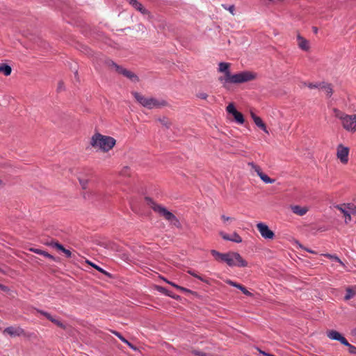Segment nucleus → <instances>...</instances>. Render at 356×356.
I'll use <instances>...</instances> for the list:
<instances>
[{"label": "nucleus", "mask_w": 356, "mask_h": 356, "mask_svg": "<svg viewBox=\"0 0 356 356\" xmlns=\"http://www.w3.org/2000/svg\"><path fill=\"white\" fill-rule=\"evenodd\" d=\"M89 143L97 152L108 154L115 147L117 140L112 136L95 132L90 137Z\"/></svg>", "instance_id": "obj_2"}, {"label": "nucleus", "mask_w": 356, "mask_h": 356, "mask_svg": "<svg viewBox=\"0 0 356 356\" xmlns=\"http://www.w3.org/2000/svg\"><path fill=\"white\" fill-rule=\"evenodd\" d=\"M40 312L43 316H44L47 319H49L53 323L56 325L58 327H60V328H62L63 330L66 329L65 325L63 323H62L59 319L52 316L50 314H49L47 312H42V311H40Z\"/></svg>", "instance_id": "obj_20"}, {"label": "nucleus", "mask_w": 356, "mask_h": 356, "mask_svg": "<svg viewBox=\"0 0 356 356\" xmlns=\"http://www.w3.org/2000/svg\"><path fill=\"white\" fill-rule=\"evenodd\" d=\"M120 340H122L126 344H127L129 343V341L125 338H124L123 337H122V338Z\"/></svg>", "instance_id": "obj_47"}, {"label": "nucleus", "mask_w": 356, "mask_h": 356, "mask_svg": "<svg viewBox=\"0 0 356 356\" xmlns=\"http://www.w3.org/2000/svg\"><path fill=\"white\" fill-rule=\"evenodd\" d=\"M226 111L229 115L228 118L231 120L235 121L239 124H243L245 122L243 115L238 111L234 103H229L226 107Z\"/></svg>", "instance_id": "obj_7"}, {"label": "nucleus", "mask_w": 356, "mask_h": 356, "mask_svg": "<svg viewBox=\"0 0 356 356\" xmlns=\"http://www.w3.org/2000/svg\"><path fill=\"white\" fill-rule=\"evenodd\" d=\"M344 345L348 348V351L350 353L356 355V347L355 346L350 344L348 342V344H344Z\"/></svg>", "instance_id": "obj_33"}, {"label": "nucleus", "mask_w": 356, "mask_h": 356, "mask_svg": "<svg viewBox=\"0 0 356 356\" xmlns=\"http://www.w3.org/2000/svg\"><path fill=\"white\" fill-rule=\"evenodd\" d=\"M188 273H189L190 275H191L192 276H193L195 277L198 278L199 280H200L203 282H206L201 276H199L198 275H197L195 273H194L193 271H192L191 270H188Z\"/></svg>", "instance_id": "obj_36"}, {"label": "nucleus", "mask_w": 356, "mask_h": 356, "mask_svg": "<svg viewBox=\"0 0 356 356\" xmlns=\"http://www.w3.org/2000/svg\"><path fill=\"white\" fill-rule=\"evenodd\" d=\"M156 289L161 293H163L169 296H171V295L168 293V291L162 286H156Z\"/></svg>", "instance_id": "obj_37"}, {"label": "nucleus", "mask_w": 356, "mask_h": 356, "mask_svg": "<svg viewBox=\"0 0 356 356\" xmlns=\"http://www.w3.org/2000/svg\"><path fill=\"white\" fill-rule=\"evenodd\" d=\"M350 334L353 336V337H356V327L353 330H351L350 332Z\"/></svg>", "instance_id": "obj_44"}, {"label": "nucleus", "mask_w": 356, "mask_h": 356, "mask_svg": "<svg viewBox=\"0 0 356 356\" xmlns=\"http://www.w3.org/2000/svg\"><path fill=\"white\" fill-rule=\"evenodd\" d=\"M334 115L341 124L342 127L348 132H356V114L348 115L339 110H334Z\"/></svg>", "instance_id": "obj_5"}, {"label": "nucleus", "mask_w": 356, "mask_h": 356, "mask_svg": "<svg viewBox=\"0 0 356 356\" xmlns=\"http://www.w3.org/2000/svg\"><path fill=\"white\" fill-rule=\"evenodd\" d=\"M106 63L107 66L111 70H115L116 72H118V68L117 67H121V66H119L118 65H117L116 63H115L113 61H112L111 60H107Z\"/></svg>", "instance_id": "obj_29"}, {"label": "nucleus", "mask_w": 356, "mask_h": 356, "mask_svg": "<svg viewBox=\"0 0 356 356\" xmlns=\"http://www.w3.org/2000/svg\"><path fill=\"white\" fill-rule=\"evenodd\" d=\"M131 6H132L136 10L139 11L143 15H149L150 13L149 10L145 9L142 3L138 2L137 0H126Z\"/></svg>", "instance_id": "obj_19"}, {"label": "nucleus", "mask_w": 356, "mask_h": 356, "mask_svg": "<svg viewBox=\"0 0 356 356\" xmlns=\"http://www.w3.org/2000/svg\"><path fill=\"white\" fill-rule=\"evenodd\" d=\"M6 185V181L2 177H0V188L5 187Z\"/></svg>", "instance_id": "obj_39"}, {"label": "nucleus", "mask_w": 356, "mask_h": 356, "mask_svg": "<svg viewBox=\"0 0 356 356\" xmlns=\"http://www.w3.org/2000/svg\"><path fill=\"white\" fill-rule=\"evenodd\" d=\"M220 221L225 227H228L235 222L236 218L225 213H222L220 216Z\"/></svg>", "instance_id": "obj_18"}, {"label": "nucleus", "mask_w": 356, "mask_h": 356, "mask_svg": "<svg viewBox=\"0 0 356 356\" xmlns=\"http://www.w3.org/2000/svg\"><path fill=\"white\" fill-rule=\"evenodd\" d=\"M118 68V73L124 75L127 78L129 79L131 81L134 82L138 81V77L131 71H129L125 68H123L122 67H117Z\"/></svg>", "instance_id": "obj_17"}, {"label": "nucleus", "mask_w": 356, "mask_h": 356, "mask_svg": "<svg viewBox=\"0 0 356 356\" xmlns=\"http://www.w3.org/2000/svg\"><path fill=\"white\" fill-rule=\"evenodd\" d=\"M307 86L308 88H309L311 89L316 88L318 87V84L312 83H309Z\"/></svg>", "instance_id": "obj_40"}, {"label": "nucleus", "mask_w": 356, "mask_h": 356, "mask_svg": "<svg viewBox=\"0 0 356 356\" xmlns=\"http://www.w3.org/2000/svg\"><path fill=\"white\" fill-rule=\"evenodd\" d=\"M323 256L326 257L327 258L333 259L338 263H339L341 266H344L343 263L341 261V260L336 255H332L330 254H324Z\"/></svg>", "instance_id": "obj_30"}, {"label": "nucleus", "mask_w": 356, "mask_h": 356, "mask_svg": "<svg viewBox=\"0 0 356 356\" xmlns=\"http://www.w3.org/2000/svg\"><path fill=\"white\" fill-rule=\"evenodd\" d=\"M161 279H162L163 281H165V282H167L168 284H169L172 285L173 287H175V288H176V289H179V291H184V292H191V291H190V290H188V289H186V288H184V287L180 286L177 285V284H175V283H173V282H170V281H168V280L165 279L164 277H162Z\"/></svg>", "instance_id": "obj_27"}, {"label": "nucleus", "mask_w": 356, "mask_h": 356, "mask_svg": "<svg viewBox=\"0 0 356 356\" xmlns=\"http://www.w3.org/2000/svg\"><path fill=\"white\" fill-rule=\"evenodd\" d=\"M12 72V68L8 65L2 63L0 64V73L3 74L5 76H9Z\"/></svg>", "instance_id": "obj_23"}, {"label": "nucleus", "mask_w": 356, "mask_h": 356, "mask_svg": "<svg viewBox=\"0 0 356 356\" xmlns=\"http://www.w3.org/2000/svg\"><path fill=\"white\" fill-rule=\"evenodd\" d=\"M349 152L350 148L347 146L343 145V144H339L337 147V158L340 161V162L346 165L349 161Z\"/></svg>", "instance_id": "obj_10"}, {"label": "nucleus", "mask_w": 356, "mask_h": 356, "mask_svg": "<svg viewBox=\"0 0 356 356\" xmlns=\"http://www.w3.org/2000/svg\"><path fill=\"white\" fill-rule=\"evenodd\" d=\"M54 247H55L57 250L62 251L67 257H71L72 252L69 250L65 249L62 245L59 243H55Z\"/></svg>", "instance_id": "obj_24"}, {"label": "nucleus", "mask_w": 356, "mask_h": 356, "mask_svg": "<svg viewBox=\"0 0 356 356\" xmlns=\"http://www.w3.org/2000/svg\"><path fill=\"white\" fill-rule=\"evenodd\" d=\"M218 72L222 75L218 77V81L222 86L227 88L228 84H242L255 81L257 79V74L253 71H241L236 74H232L230 67L231 63L220 62L218 65Z\"/></svg>", "instance_id": "obj_1"}, {"label": "nucleus", "mask_w": 356, "mask_h": 356, "mask_svg": "<svg viewBox=\"0 0 356 356\" xmlns=\"http://www.w3.org/2000/svg\"><path fill=\"white\" fill-rule=\"evenodd\" d=\"M248 166L250 167V170L255 172L257 176L265 183V184H273L275 181V179L270 178L266 173H264L261 169V168L253 163H248Z\"/></svg>", "instance_id": "obj_8"}, {"label": "nucleus", "mask_w": 356, "mask_h": 356, "mask_svg": "<svg viewBox=\"0 0 356 356\" xmlns=\"http://www.w3.org/2000/svg\"><path fill=\"white\" fill-rule=\"evenodd\" d=\"M353 289L356 291V286H355L354 287H353Z\"/></svg>", "instance_id": "obj_48"}, {"label": "nucleus", "mask_w": 356, "mask_h": 356, "mask_svg": "<svg viewBox=\"0 0 356 356\" xmlns=\"http://www.w3.org/2000/svg\"><path fill=\"white\" fill-rule=\"evenodd\" d=\"M31 251H32L33 252H35L37 254H40L44 255V257H46L47 258H49V259H51L52 260H55V257L54 256H52L50 254H49L48 252L42 251L41 250L31 248Z\"/></svg>", "instance_id": "obj_26"}, {"label": "nucleus", "mask_w": 356, "mask_h": 356, "mask_svg": "<svg viewBox=\"0 0 356 356\" xmlns=\"http://www.w3.org/2000/svg\"><path fill=\"white\" fill-rule=\"evenodd\" d=\"M3 334L10 335L12 337L25 336V331L20 327L10 326L3 330Z\"/></svg>", "instance_id": "obj_13"}, {"label": "nucleus", "mask_w": 356, "mask_h": 356, "mask_svg": "<svg viewBox=\"0 0 356 356\" xmlns=\"http://www.w3.org/2000/svg\"><path fill=\"white\" fill-rule=\"evenodd\" d=\"M211 254L216 261L224 262L229 267L245 268L248 266V262L237 252L229 251L226 253H221L212 250Z\"/></svg>", "instance_id": "obj_3"}, {"label": "nucleus", "mask_w": 356, "mask_h": 356, "mask_svg": "<svg viewBox=\"0 0 356 356\" xmlns=\"http://www.w3.org/2000/svg\"><path fill=\"white\" fill-rule=\"evenodd\" d=\"M351 216L352 215H348V216H343V218H344V222L346 224H348L352 220Z\"/></svg>", "instance_id": "obj_38"}, {"label": "nucleus", "mask_w": 356, "mask_h": 356, "mask_svg": "<svg viewBox=\"0 0 356 356\" xmlns=\"http://www.w3.org/2000/svg\"><path fill=\"white\" fill-rule=\"evenodd\" d=\"M135 99L143 106L148 108H161L168 106L167 101L145 97L138 92H134Z\"/></svg>", "instance_id": "obj_4"}, {"label": "nucleus", "mask_w": 356, "mask_h": 356, "mask_svg": "<svg viewBox=\"0 0 356 356\" xmlns=\"http://www.w3.org/2000/svg\"><path fill=\"white\" fill-rule=\"evenodd\" d=\"M346 291L347 293L344 297L345 300H349L356 295V291L353 287H348Z\"/></svg>", "instance_id": "obj_25"}, {"label": "nucleus", "mask_w": 356, "mask_h": 356, "mask_svg": "<svg viewBox=\"0 0 356 356\" xmlns=\"http://www.w3.org/2000/svg\"><path fill=\"white\" fill-rule=\"evenodd\" d=\"M299 246H300V248H302L303 250H306V251H307V252H309L310 253H313V254H316V252H314V251H313L312 250H309L308 248H305L301 244H299Z\"/></svg>", "instance_id": "obj_41"}, {"label": "nucleus", "mask_w": 356, "mask_h": 356, "mask_svg": "<svg viewBox=\"0 0 356 356\" xmlns=\"http://www.w3.org/2000/svg\"><path fill=\"white\" fill-rule=\"evenodd\" d=\"M112 333L114 334L115 336H117L120 339L122 338V336L116 331H112Z\"/></svg>", "instance_id": "obj_43"}, {"label": "nucleus", "mask_w": 356, "mask_h": 356, "mask_svg": "<svg viewBox=\"0 0 356 356\" xmlns=\"http://www.w3.org/2000/svg\"><path fill=\"white\" fill-rule=\"evenodd\" d=\"M225 282L232 286H234V287L240 289L243 292V294L248 296H252V293H250L248 290H247V289L244 286H243L237 282H233L231 280H226Z\"/></svg>", "instance_id": "obj_21"}, {"label": "nucleus", "mask_w": 356, "mask_h": 356, "mask_svg": "<svg viewBox=\"0 0 356 356\" xmlns=\"http://www.w3.org/2000/svg\"><path fill=\"white\" fill-rule=\"evenodd\" d=\"M159 121L161 122V123L166 127H169L170 124V120L165 118V117H163L162 118H160L159 119Z\"/></svg>", "instance_id": "obj_34"}, {"label": "nucleus", "mask_w": 356, "mask_h": 356, "mask_svg": "<svg viewBox=\"0 0 356 356\" xmlns=\"http://www.w3.org/2000/svg\"><path fill=\"white\" fill-rule=\"evenodd\" d=\"M291 210L293 213L298 216H304L309 211V208L307 207H301L299 205H292L291 206Z\"/></svg>", "instance_id": "obj_22"}, {"label": "nucleus", "mask_w": 356, "mask_h": 356, "mask_svg": "<svg viewBox=\"0 0 356 356\" xmlns=\"http://www.w3.org/2000/svg\"><path fill=\"white\" fill-rule=\"evenodd\" d=\"M296 44L297 47L302 51L309 52L312 45L309 40L304 37L300 32H297L296 35Z\"/></svg>", "instance_id": "obj_9"}, {"label": "nucleus", "mask_w": 356, "mask_h": 356, "mask_svg": "<svg viewBox=\"0 0 356 356\" xmlns=\"http://www.w3.org/2000/svg\"><path fill=\"white\" fill-rule=\"evenodd\" d=\"M256 227L260 233L262 238L266 240H273L275 237V234L271 230L269 227L264 222H258Z\"/></svg>", "instance_id": "obj_11"}, {"label": "nucleus", "mask_w": 356, "mask_h": 356, "mask_svg": "<svg viewBox=\"0 0 356 356\" xmlns=\"http://www.w3.org/2000/svg\"><path fill=\"white\" fill-rule=\"evenodd\" d=\"M89 265H90L91 266H92L94 268H95L96 270H97L98 271H99L100 273L104 274L105 275L111 277V275L109 273L105 271L104 269H102V268L97 266V265L92 264V262L89 261H86Z\"/></svg>", "instance_id": "obj_28"}, {"label": "nucleus", "mask_w": 356, "mask_h": 356, "mask_svg": "<svg viewBox=\"0 0 356 356\" xmlns=\"http://www.w3.org/2000/svg\"><path fill=\"white\" fill-rule=\"evenodd\" d=\"M334 207L339 211L343 216L353 215L356 216V206L352 203H344L337 204Z\"/></svg>", "instance_id": "obj_12"}, {"label": "nucleus", "mask_w": 356, "mask_h": 356, "mask_svg": "<svg viewBox=\"0 0 356 356\" xmlns=\"http://www.w3.org/2000/svg\"><path fill=\"white\" fill-rule=\"evenodd\" d=\"M127 345H128L131 348H132V349H134V350H137V348H136L135 346H134L132 343H131L130 342H129V343H127Z\"/></svg>", "instance_id": "obj_45"}, {"label": "nucleus", "mask_w": 356, "mask_h": 356, "mask_svg": "<svg viewBox=\"0 0 356 356\" xmlns=\"http://www.w3.org/2000/svg\"><path fill=\"white\" fill-rule=\"evenodd\" d=\"M152 209L156 212L160 216L163 217L165 220H168L174 226L179 227L180 226V222L177 218L165 207L153 203L152 205Z\"/></svg>", "instance_id": "obj_6"}, {"label": "nucleus", "mask_w": 356, "mask_h": 356, "mask_svg": "<svg viewBox=\"0 0 356 356\" xmlns=\"http://www.w3.org/2000/svg\"><path fill=\"white\" fill-rule=\"evenodd\" d=\"M79 184L83 189H86L88 188V179L85 178H79Z\"/></svg>", "instance_id": "obj_31"}, {"label": "nucleus", "mask_w": 356, "mask_h": 356, "mask_svg": "<svg viewBox=\"0 0 356 356\" xmlns=\"http://www.w3.org/2000/svg\"><path fill=\"white\" fill-rule=\"evenodd\" d=\"M219 236L225 241H232L236 243H240L243 241L242 238L236 232H234L232 235H229L223 231H220L219 232Z\"/></svg>", "instance_id": "obj_14"}, {"label": "nucleus", "mask_w": 356, "mask_h": 356, "mask_svg": "<svg viewBox=\"0 0 356 356\" xmlns=\"http://www.w3.org/2000/svg\"><path fill=\"white\" fill-rule=\"evenodd\" d=\"M324 90L328 96L332 94V88L330 85L325 86Z\"/></svg>", "instance_id": "obj_35"}, {"label": "nucleus", "mask_w": 356, "mask_h": 356, "mask_svg": "<svg viewBox=\"0 0 356 356\" xmlns=\"http://www.w3.org/2000/svg\"><path fill=\"white\" fill-rule=\"evenodd\" d=\"M196 97L198 98V99H203V100H207L209 95L207 92H203V91H200L198 92L197 94H196Z\"/></svg>", "instance_id": "obj_32"}, {"label": "nucleus", "mask_w": 356, "mask_h": 356, "mask_svg": "<svg viewBox=\"0 0 356 356\" xmlns=\"http://www.w3.org/2000/svg\"><path fill=\"white\" fill-rule=\"evenodd\" d=\"M326 334L327 337L330 339L339 341L342 344H348V341L345 339V337H343L339 332L336 330H327Z\"/></svg>", "instance_id": "obj_15"}, {"label": "nucleus", "mask_w": 356, "mask_h": 356, "mask_svg": "<svg viewBox=\"0 0 356 356\" xmlns=\"http://www.w3.org/2000/svg\"><path fill=\"white\" fill-rule=\"evenodd\" d=\"M229 12H230L232 14H234V6H231L229 8Z\"/></svg>", "instance_id": "obj_46"}, {"label": "nucleus", "mask_w": 356, "mask_h": 356, "mask_svg": "<svg viewBox=\"0 0 356 356\" xmlns=\"http://www.w3.org/2000/svg\"><path fill=\"white\" fill-rule=\"evenodd\" d=\"M250 116H251L252 120L254 121V124L259 129H261L262 131H264L266 134H269L266 124L264 122V121L262 120V119L260 117L257 116L255 113H254L252 112L250 113Z\"/></svg>", "instance_id": "obj_16"}, {"label": "nucleus", "mask_w": 356, "mask_h": 356, "mask_svg": "<svg viewBox=\"0 0 356 356\" xmlns=\"http://www.w3.org/2000/svg\"><path fill=\"white\" fill-rule=\"evenodd\" d=\"M0 290L3 291H8V289L7 286L0 284Z\"/></svg>", "instance_id": "obj_42"}]
</instances>
